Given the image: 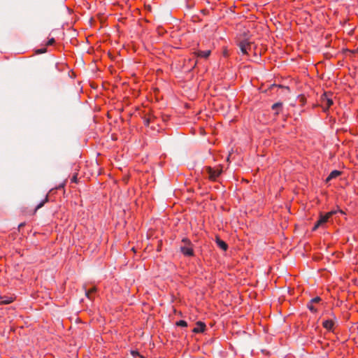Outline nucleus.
I'll use <instances>...</instances> for the list:
<instances>
[{"instance_id": "obj_22", "label": "nucleus", "mask_w": 358, "mask_h": 358, "mask_svg": "<svg viewBox=\"0 0 358 358\" xmlns=\"http://www.w3.org/2000/svg\"><path fill=\"white\" fill-rule=\"evenodd\" d=\"M72 181H73V182H76V176H74V177L72 178Z\"/></svg>"}, {"instance_id": "obj_15", "label": "nucleus", "mask_w": 358, "mask_h": 358, "mask_svg": "<svg viewBox=\"0 0 358 358\" xmlns=\"http://www.w3.org/2000/svg\"><path fill=\"white\" fill-rule=\"evenodd\" d=\"M308 308L313 313H316L317 310V309L314 306L313 303L310 302L308 304Z\"/></svg>"}, {"instance_id": "obj_19", "label": "nucleus", "mask_w": 358, "mask_h": 358, "mask_svg": "<svg viewBox=\"0 0 358 358\" xmlns=\"http://www.w3.org/2000/svg\"><path fill=\"white\" fill-rule=\"evenodd\" d=\"M150 122H151L150 118H145V119L144 120V123H145V124L146 126H148V125L150 124Z\"/></svg>"}, {"instance_id": "obj_8", "label": "nucleus", "mask_w": 358, "mask_h": 358, "mask_svg": "<svg viewBox=\"0 0 358 358\" xmlns=\"http://www.w3.org/2000/svg\"><path fill=\"white\" fill-rule=\"evenodd\" d=\"M197 57L207 58L210 55V50H199L195 52Z\"/></svg>"}, {"instance_id": "obj_4", "label": "nucleus", "mask_w": 358, "mask_h": 358, "mask_svg": "<svg viewBox=\"0 0 358 358\" xmlns=\"http://www.w3.org/2000/svg\"><path fill=\"white\" fill-rule=\"evenodd\" d=\"M330 96L331 95L327 93H324L321 96V105L324 111H327L333 105V100Z\"/></svg>"}, {"instance_id": "obj_13", "label": "nucleus", "mask_w": 358, "mask_h": 358, "mask_svg": "<svg viewBox=\"0 0 358 358\" xmlns=\"http://www.w3.org/2000/svg\"><path fill=\"white\" fill-rule=\"evenodd\" d=\"M96 292V287H93L90 289L85 292V294L87 297L90 299H92V295Z\"/></svg>"}, {"instance_id": "obj_12", "label": "nucleus", "mask_w": 358, "mask_h": 358, "mask_svg": "<svg viewBox=\"0 0 358 358\" xmlns=\"http://www.w3.org/2000/svg\"><path fill=\"white\" fill-rule=\"evenodd\" d=\"M48 201V196L47 195L45 196V198L41 201L36 206V208L34 210V213H36L38 209H40L41 208H42L45 203H47Z\"/></svg>"}, {"instance_id": "obj_6", "label": "nucleus", "mask_w": 358, "mask_h": 358, "mask_svg": "<svg viewBox=\"0 0 358 358\" xmlns=\"http://www.w3.org/2000/svg\"><path fill=\"white\" fill-rule=\"evenodd\" d=\"M239 47L243 54H248V50L250 48V43L244 40L239 43Z\"/></svg>"}, {"instance_id": "obj_16", "label": "nucleus", "mask_w": 358, "mask_h": 358, "mask_svg": "<svg viewBox=\"0 0 358 358\" xmlns=\"http://www.w3.org/2000/svg\"><path fill=\"white\" fill-rule=\"evenodd\" d=\"M176 324L178 326L182 327H185L187 326V323L185 320H179L178 322H177Z\"/></svg>"}, {"instance_id": "obj_21", "label": "nucleus", "mask_w": 358, "mask_h": 358, "mask_svg": "<svg viewBox=\"0 0 358 358\" xmlns=\"http://www.w3.org/2000/svg\"><path fill=\"white\" fill-rule=\"evenodd\" d=\"M45 51H46V49L44 48L43 50H38L37 52H38V53H43V52H45Z\"/></svg>"}, {"instance_id": "obj_10", "label": "nucleus", "mask_w": 358, "mask_h": 358, "mask_svg": "<svg viewBox=\"0 0 358 358\" xmlns=\"http://www.w3.org/2000/svg\"><path fill=\"white\" fill-rule=\"evenodd\" d=\"M217 245L223 250H227L228 248L227 244L222 240L217 238L216 240Z\"/></svg>"}, {"instance_id": "obj_5", "label": "nucleus", "mask_w": 358, "mask_h": 358, "mask_svg": "<svg viewBox=\"0 0 358 358\" xmlns=\"http://www.w3.org/2000/svg\"><path fill=\"white\" fill-rule=\"evenodd\" d=\"M336 322V317L334 316L331 319H328L322 322V327L329 331H334L335 324Z\"/></svg>"}, {"instance_id": "obj_7", "label": "nucleus", "mask_w": 358, "mask_h": 358, "mask_svg": "<svg viewBox=\"0 0 358 358\" xmlns=\"http://www.w3.org/2000/svg\"><path fill=\"white\" fill-rule=\"evenodd\" d=\"M206 329V324L202 322H197L196 327L193 329L194 333H202Z\"/></svg>"}, {"instance_id": "obj_17", "label": "nucleus", "mask_w": 358, "mask_h": 358, "mask_svg": "<svg viewBox=\"0 0 358 358\" xmlns=\"http://www.w3.org/2000/svg\"><path fill=\"white\" fill-rule=\"evenodd\" d=\"M320 301H321V298L319 297V296H316V297H315V298L311 299L310 303H317L320 302Z\"/></svg>"}, {"instance_id": "obj_3", "label": "nucleus", "mask_w": 358, "mask_h": 358, "mask_svg": "<svg viewBox=\"0 0 358 358\" xmlns=\"http://www.w3.org/2000/svg\"><path fill=\"white\" fill-rule=\"evenodd\" d=\"M182 243H185L183 246L180 247V250L185 256L191 257L194 255V250L192 247V243L187 238H183Z\"/></svg>"}, {"instance_id": "obj_1", "label": "nucleus", "mask_w": 358, "mask_h": 358, "mask_svg": "<svg viewBox=\"0 0 358 358\" xmlns=\"http://www.w3.org/2000/svg\"><path fill=\"white\" fill-rule=\"evenodd\" d=\"M203 174L210 181H217L222 173V166L217 165L215 167L210 166H205L203 169Z\"/></svg>"}, {"instance_id": "obj_11", "label": "nucleus", "mask_w": 358, "mask_h": 358, "mask_svg": "<svg viewBox=\"0 0 358 358\" xmlns=\"http://www.w3.org/2000/svg\"><path fill=\"white\" fill-rule=\"evenodd\" d=\"M14 301L13 296H3L1 297V303L8 304Z\"/></svg>"}, {"instance_id": "obj_20", "label": "nucleus", "mask_w": 358, "mask_h": 358, "mask_svg": "<svg viewBox=\"0 0 358 358\" xmlns=\"http://www.w3.org/2000/svg\"><path fill=\"white\" fill-rule=\"evenodd\" d=\"M131 355L135 357L136 356H138L139 354L137 351H131Z\"/></svg>"}, {"instance_id": "obj_14", "label": "nucleus", "mask_w": 358, "mask_h": 358, "mask_svg": "<svg viewBox=\"0 0 358 358\" xmlns=\"http://www.w3.org/2000/svg\"><path fill=\"white\" fill-rule=\"evenodd\" d=\"M282 108L281 103H275L272 106V109L275 111V114H278Z\"/></svg>"}, {"instance_id": "obj_18", "label": "nucleus", "mask_w": 358, "mask_h": 358, "mask_svg": "<svg viewBox=\"0 0 358 358\" xmlns=\"http://www.w3.org/2000/svg\"><path fill=\"white\" fill-rule=\"evenodd\" d=\"M55 38H50L47 43H46V45H52L55 43Z\"/></svg>"}, {"instance_id": "obj_9", "label": "nucleus", "mask_w": 358, "mask_h": 358, "mask_svg": "<svg viewBox=\"0 0 358 358\" xmlns=\"http://www.w3.org/2000/svg\"><path fill=\"white\" fill-rule=\"evenodd\" d=\"M341 175V171H338V170L332 171L330 173V174L329 175V176L327 178V181L328 182L334 178L338 177Z\"/></svg>"}, {"instance_id": "obj_2", "label": "nucleus", "mask_w": 358, "mask_h": 358, "mask_svg": "<svg viewBox=\"0 0 358 358\" xmlns=\"http://www.w3.org/2000/svg\"><path fill=\"white\" fill-rule=\"evenodd\" d=\"M336 213V210H331L324 215L320 213V217L317 222L315 223L313 230L315 231L320 227H324L325 224L329 221L330 218Z\"/></svg>"}]
</instances>
